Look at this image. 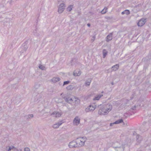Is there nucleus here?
Here are the masks:
<instances>
[{"label":"nucleus","mask_w":151,"mask_h":151,"mask_svg":"<svg viewBox=\"0 0 151 151\" xmlns=\"http://www.w3.org/2000/svg\"><path fill=\"white\" fill-rule=\"evenodd\" d=\"M113 32L109 33L106 38V41L107 42H109L112 39Z\"/></svg>","instance_id":"11"},{"label":"nucleus","mask_w":151,"mask_h":151,"mask_svg":"<svg viewBox=\"0 0 151 151\" xmlns=\"http://www.w3.org/2000/svg\"><path fill=\"white\" fill-rule=\"evenodd\" d=\"M14 148V147L13 146L9 147V148L8 149V151H12L11 150H13Z\"/></svg>","instance_id":"29"},{"label":"nucleus","mask_w":151,"mask_h":151,"mask_svg":"<svg viewBox=\"0 0 151 151\" xmlns=\"http://www.w3.org/2000/svg\"><path fill=\"white\" fill-rule=\"evenodd\" d=\"M86 140L87 139L85 137H81L77 138L76 140L78 147H81L83 146Z\"/></svg>","instance_id":"2"},{"label":"nucleus","mask_w":151,"mask_h":151,"mask_svg":"<svg viewBox=\"0 0 151 151\" xmlns=\"http://www.w3.org/2000/svg\"><path fill=\"white\" fill-rule=\"evenodd\" d=\"M112 108V106L111 104H107L105 106L101 107L99 110L98 113L101 115L106 114L111 110Z\"/></svg>","instance_id":"1"},{"label":"nucleus","mask_w":151,"mask_h":151,"mask_svg":"<svg viewBox=\"0 0 151 151\" xmlns=\"http://www.w3.org/2000/svg\"><path fill=\"white\" fill-rule=\"evenodd\" d=\"M70 82V81H64L63 83V86H64L66 85H67L69 84Z\"/></svg>","instance_id":"30"},{"label":"nucleus","mask_w":151,"mask_h":151,"mask_svg":"<svg viewBox=\"0 0 151 151\" xmlns=\"http://www.w3.org/2000/svg\"><path fill=\"white\" fill-rule=\"evenodd\" d=\"M124 145H122V147H114L115 148V150H116L117 151H123L125 147H124Z\"/></svg>","instance_id":"14"},{"label":"nucleus","mask_w":151,"mask_h":151,"mask_svg":"<svg viewBox=\"0 0 151 151\" xmlns=\"http://www.w3.org/2000/svg\"><path fill=\"white\" fill-rule=\"evenodd\" d=\"M63 99L65 100V101H66L67 102L71 104V102H70L69 101V100H70V99H72V98H66L65 97H64L63 98Z\"/></svg>","instance_id":"24"},{"label":"nucleus","mask_w":151,"mask_h":151,"mask_svg":"<svg viewBox=\"0 0 151 151\" xmlns=\"http://www.w3.org/2000/svg\"><path fill=\"white\" fill-rule=\"evenodd\" d=\"M119 65L116 64L115 65L112 66L111 68L112 69V70L116 71L119 68Z\"/></svg>","instance_id":"17"},{"label":"nucleus","mask_w":151,"mask_h":151,"mask_svg":"<svg viewBox=\"0 0 151 151\" xmlns=\"http://www.w3.org/2000/svg\"><path fill=\"white\" fill-rule=\"evenodd\" d=\"M135 108V106H134V107H132V109H133V110H134V109Z\"/></svg>","instance_id":"35"},{"label":"nucleus","mask_w":151,"mask_h":151,"mask_svg":"<svg viewBox=\"0 0 151 151\" xmlns=\"http://www.w3.org/2000/svg\"><path fill=\"white\" fill-rule=\"evenodd\" d=\"M39 68L40 69H41L42 70H45V67L41 65H39Z\"/></svg>","instance_id":"28"},{"label":"nucleus","mask_w":151,"mask_h":151,"mask_svg":"<svg viewBox=\"0 0 151 151\" xmlns=\"http://www.w3.org/2000/svg\"><path fill=\"white\" fill-rule=\"evenodd\" d=\"M81 73V71H78V73L77 71H75L73 73V75L75 76H80Z\"/></svg>","instance_id":"20"},{"label":"nucleus","mask_w":151,"mask_h":151,"mask_svg":"<svg viewBox=\"0 0 151 151\" xmlns=\"http://www.w3.org/2000/svg\"><path fill=\"white\" fill-rule=\"evenodd\" d=\"M69 101L71 102V104L74 103V104H78L79 102V100L78 99L76 98L73 97L72 99H70Z\"/></svg>","instance_id":"9"},{"label":"nucleus","mask_w":151,"mask_h":151,"mask_svg":"<svg viewBox=\"0 0 151 151\" xmlns=\"http://www.w3.org/2000/svg\"><path fill=\"white\" fill-rule=\"evenodd\" d=\"M111 84H112V85H113V82L112 83H111Z\"/></svg>","instance_id":"39"},{"label":"nucleus","mask_w":151,"mask_h":151,"mask_svg":"<svg viewBox=\"0 0 151 151\" xmlns=\"http://www.w3.org/2000/svg\"><path fill=\"white\" fill-rule=\"evenodd\" d=\"M107 8L106 7L104 8L101 12L102 14H104L106 13L107 11Z\"/></svg>","instance_id":"25"},{"label":"nucleus","mask_w":151,"mask_h":151,"mask_svg":"<svg viewBox=\"0 0 151 151\" xmlns=\"http://www.w3.org/2000/svg\"><path fill=\"white\" fill-rule=\"evenodd\" d=\"M1 130H0V134H1Z\"/></svg>","instance_id":"40"},{"label":"nucleus","mask_w":151,"mask_h":151,"mask_svg":"<svg viewBox=\"0 0 151 151\" xmlns=\"http://www.w3.org/2000/svg\"><path fill=\"white\" fill-rule=\"evenodd\" d=\"M130 13V11L128 10H125L124 11L122 12V15L126 14V15H128Z\"/></svg>","instance_id":"18"},{"label":"nucleus","mask_w":151,"mask_h":151,"mask_svg":"<svg viewBox=\"0 0 151 151\" xmlns=\"http://www.w3.org/2000/svg\"><path fill=\"white\" fill-rule=\"evenodd\" d=\"M62 114V113L61 112L55 111L50 114V116L53 115L55 117H60Z\"/></svg>","instance_id":"7"},{"label":"nucleus","mask_w":151,"mask_h":151,"mask_svg":"<svg viewBox=\"0 0 151 151\" xmlns=\"http://www.w3.org/2000/svg\"><path fill=\"white\" fill-rule=\"evenodd\" d=\"M63 123L62 121H61L57 123L54 124L53 125L52 127L54 128H58L60 125H61Z\"/></svg>","instance_id":"12"},{"label":"nucleus","mask_w":151,"mask_h":151,"mask_svg":"<svg viewBox=\"0 0 151 151\" xmlns=\"http://www.w3.org/2000/svg\"><path fill=\"white\" fill-rule=\"evenodd\" d=\"M13 150L12 151H19V150L14 147V148L13 149Z\"/></svg>","instance_id":"33"},{"label":"nucleus","mask_w":151,"mask_h":151,"mask_svg":"<svg viewBox=\"0 0 151 151\" xmlns=\"http://www.w3.org/2000/svg\"><path fill=\"white\" fill-rule=\"evenodd\" d=\"M80 119L78 116H76L74 118L73 121V124L75 126H78L80 123Z\"/></svg>","instance_id":"6"},{"label":"nucleus","mask_w":151,"mask_h":151,"mask_svg":"<svg viewBox=\"0 0 151 151\" xmlns=\"http://www.w3.org/2000/svg\"><path fill=\"white\" fill-rule=\"evenodd\" d=\"M73 86L72 85H69L66 87V89L68 90H72L73 88Z\"/></svg>","instance_id":"23"},{"label":"nucleus","mask_w":151,"mask_h":151,"mask_svg":"<svg viewBox=\"0 0 151 151\" xmlns=\"http://www.w3.org/2000/svg\"><path fill=\"white\" fill-rule=\"evenodd\" d=\"M107 52L105 49H104L103 51V58H104L107 55Z\"/></svg>","instance_id":"21"},{"label":"nucleus","mask_w":151,"mask_h":151,"mask_svg":"<svg viewBox=\"0 0 151 151\" xmlns=\"http://www.w3.org/2000/svg\"><path fill=\"white\" fill-rule=\"evenodd\" d=\"M73 8L72 5H70L67 8V10L68 11L70 12L71 10Z\"/></svg>","instance_id":"27"},{"label":"nucleus","mask_w":151,"mask_h":151,"mask_svg":"<svg viewBox=\"0 0 151 151\" xmlns=\"http://www.w3.org/2000/svg\"><path fill=\"white\" fill-rule=\"evenodd\" d=\"M69 147L70 148L78 147L76 140L70 142L69 143Z\"/></svg>","instance_id":"4"},{"label":"nucleus","mask_w":151,"mask_h":151,"mask_svg":"<svg viewBox=\"0 0 151 151\" xmlns=\"http://www.w3.org/2000/svg\"><path fill=\"white\" fill-rule=\"evenodd\" d=\"M123 120L122 119H119L113 123L110 124V126H112L114 124H118L120 123L123 122Z\"/></svg>","instance_id":"15"},{"label":"nucleus","mask_w":151,"mask_h":151,"mask_svg":"<svg viewBox=\"0 0 151 151\" xmlns=\"http://www.w3.org/2000/svg\"><path fill=\"white\" fill-rule=\"evenodd\" d=\"M96 107V105L95 104H92L85 109V111L87 112L93 111L95 109Z\"/></svg>","instance_id":"3"},{"label":"nucleus","mask_w":151,"mask_h":151,"mask_svg":"<svg viewBox=\"0 0 151 151\" xmlns=\"http://www.w3.org/2000/svg\"><path fill=\"white\" fill-rule=\"evenodd\" d=\"M65 5L64 3H62L59 5L58 12L59 13H62L64 10Z\"/></svg>","instance_id":"5"},{"label":"nucleus","mask_w":151,"mask_h":151,"mask_svg":"<svg viewBox=\"0 0 151 151\" xmlns=\"http://www.w3.org/2000/svg\"><path fill=\"white\" fill-rule=\"evenodd\" d=\"M28 47L27 45L25 44H23L21 47V52L22 53H23L24 52L26 51L27 50Z\"/></svg>","instance_id":"10"},{"label":"nucleus","mask_w":151,"mask_h":151,"mask_svg":"<svg viewBox=\"0 0 151 151\" xmlns=\"http://www.w3.org/2000/svg\"><path fill=\"white\" fill-rule=\"evenodd\" d=\"M19 150L20 151H22V150L21 149H19Z\"/></svg>","instance_id":"38"},{"label":"nucleus","mask_w":151,"mask_h":151,"mask_svg":"<svg viewBox=\"0 0 151 151\" xmlns=\"http://www.w3.org/2000/svg\"><path fill=\"white\" fill-rule=\"evenodd\" d=\"M24 151H29L30 149L28 147H25L24 150Z\"/></svg>","instance_id":"31"},{"label":"nucleus","mask_w":151,"mask_h":151,"mask_svg":"<svg viewBox=\"0 0 151 151\" xmlns=\"http://www.w3.org/2000/svg\"><path fill=\"white\" fill-rule=\"evenodd\" d=\"M91 81V79H88V80H87L86 81L85 85L86 86H88L90 85V83Z\"/></svg>","instance_id":"19"},{"label":"nucleus","mask_w":151,"mask_h":151,"mask_svg":"<svg viewBox=\"0 0 151 151\" xmlns=\"http://www.w3.org/2000/svg\"><path fill=\"white\" fill-rule=\"evenodd\" d=\"M146 22V19L142 18L140 19L137 23L138 26L142 27L143 26Z\"/></svg>","instance_id":"8"},{"label":"nucleus","mask_w":151,"mask_h":151,"mask_svg":"<svg viewBox=\"0 0 151 151\" xmlns=\"http://www.w3.org/2000/svg\"><path fill=\"white\" fill-rule=\"evenodd\" d=\"M27 119L32 118L33 117V115L32 114H29L25 116Z\"/></svg>","instance_id":"22"},{"label":"nucleus","mask_w":151,"mask_h":151,"mask_svg":"<svg viewBox=\"0 0 151 151\" xmlns=\"http://www.w3.org/2000/svg\"><path fill=\"white\" fill-rule=\"evenodd\" d=\"M102 94H99L97 95L93 99V100H99L100 98L103 96Z\"/></svg>","instance_id":"16"},{"label":"nucleus","mask_w":151,"mask_h":151,"mask_svg":"<svg viewBox=\"0 0 151 151\" xmlns=\"http://www.w3.org/2000/svg\"><path fill=\"white\" fill-rule=\"evenodd\" d=\"M139 135L137 134V136H136V138H137V142H139V140L138 139L139 138Z\"/></svg>","instance_id":"32"},{"label":"nucleus","mask_w":151,"mask_h":151,"mask_svg":"<svg viewBox=\"0 0 151 151\" xmlns=\"http://www.w3.org/2000/svg\"><path fill=\"white\" fill-rule=\"evenodd\" d=\"M33 33L34 35L36 36H38L39 35V34L37 33V29H36L35 30L33 31Z\"/></svg>","instance_id":"26"},{"label":"nucleus","mask_w":151,"mask_h":151,"mask_svg":"<svg viewBox=\"0 0 151 151\" xmlns=\"http://www.w3.org/2000/svg\"><path fill=\"white\" fill-rule=\"evenodd\" d=\"M12 2H14L16 1L17 0H11Z\"/></svg>","instance_id":"37"},{"label":"nucleus","mask_w":151,"mask_h":151,"mask_svg":"<svg viewBox=\"0 0 151 151\" xmlns=\"http://www.w3.org/2000/svg\"><path fill=\"white\" fill-rule=\"evenodd\" d=\"M60 80V78L58 77H55L53 78L51 80V81L53 83H55L59 81Z\"/></svg>","instance_id":"13"},{"label":"nucleus","mask_w":151,"mask_h":151,"mask_svg":"<svg viewBox=\"0 0 151 151\" xmlns=\"http://www.w3.org/2000/svg\"><path fill=\"white\" fill-rule=\"evenodd\" d=\"M93 39H92L91 40V41H92V42H93L94 40H95V36H93Z\"/></svg>","instance_id":"34"},{"label":"nucleus","mask_w":151,"mask_h":151,"mask_svg":"<svg viewBox=\"0 0 151 151\" xmlns=\"http://www.w3.org/2000/svg\"><path fill=\"white\" fill-rule=\"evenodd\" d=\"M87 25L88 27H89L90 26V24L89 23L87 24Z\"/></svg>","instance_id":"36"}]
</instances>
